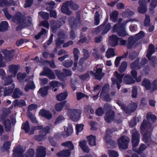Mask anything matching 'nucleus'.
<instances>
[{
    "mask_svg": "<svg viewBox=\"0 0 157 157\" xmlns=\"http://www.w3.org/2000/svg\"><path fill=\"white\" fill-rule=\"evenodd\" d=\"M75 13V18L73 16L71 17L68 19V22L71 29L70 32V38L72 40H74L75 37V34L73 29L77 28L78 23L81 21V11H76Z\"/></svg>",
    "mask_w": 157,
    "mask_h": 157,
    "instance_id": "nucleus-2",
    "label": "nucleus"
},
{
    "mask_svg": "<svg viewBox=\"0 0 157 157\" xmlns=\"http://www.w3.org/2000/svg\"><path fill=\"white\" fill-rule=\"evenodd\" d=\"M127 41V47L128 49H131L137 42V40L133 36H130L128 38Z\"/></svg>",
    "mask_w": 157,
    "mask_h": 157,
    "instance_id": "nucleus-26",
    "label": "nucleus"
},
{
    "mask_svg": "<svg viewBox=\"0 0 157 157\" xmlns=\"http://www.w3.org/2000/svg\"><path fill=\"white\" fill-rule=\"evenodd\" d=\"M65 109L68 110V115L70 119L74 121H78L80 119L82 113L81 111L78 109Z\"/></svg>",
    "mask_w": 157,
    "mask_h": 157,
    "instance_id": "nucleus-4",
    "label": "nucleus"
},
{
    "mask_svg": "<svg viewBox=\"0 0 157 157\" xmlns=\"http://www.w3.org/2000/svg\"><path fill=\"white\" fill-rule=\"evenodd\" d=\"M68 96V93L67 91L61 93L56 95V98L58 101H62L65 100Z\"/></svg>",
    "mask_w": 157,
    "mask_h": 157,
    "instance_id": "nucleus-33",
    "label": "nucleus"
},
{
    "mask_svg": "<svg viewBox=\"0 0 157 157\" xmlns=\"http://www.w3.org/2000/svg\"><path fill=\"white\" fill-rule=\"evenodd\" d=\"M35 151L33 148H29L25 154L23 156V157H33L34 156Z\"/></svg>",
    "mask_w": 157,
    "mask_h": 157,
    "instance_id": "nucleus-44",
    "label": "nucleus"
},
{
    "mask_svg": "<svg viewBox=\"0 0 157 157\" xmlns=\"http://www.w3.org/2000/svg\"><path fill=\"white\" fill-rule=\"evenodd\" d=\"M115 116V113L114 111L110 110L106 112L105 117V121L108 123L112 122L114 119Z\"/></svg>",
    "mask_w": 157,
    "mask_h": 157,
    "instance_id": "nucleus-14",
    "label": "nucleus"
},
{
    "mask_svg": "<svg viewBox=\"0 0 157 157\" xmlns=\"http://www.w3.org/2000/svg\"><path fill=\"white\" fill-rule=\"evenodd\" d=\"M112 30L113 32H116L119 36L124 37L128 35L122 23L115 24L113 26Z\"/></svg>",
    "mask_w": 157,
    "mask_h": 157,
    "instance_id": "nucleus-6",
    "label": "nucleus"
},
{
    "mask_svg": "<svg viewBox=\"0 0 157 157\" xmlns=\"http://www.w3.org/2000/svg\"><path fill=\"white\" fill-rule=\"evenodd\" d=\"M141 132L143 135V140L148 146H151L152 141L151 136L153 128L151 123L147 120L144 119L140 127Z\"/></svg>",
    "mask_w": 157,
    "mask_h": 157,
    "instance_id": "nucleus-1",
    "label": "nucleus"
},
{
    "mask_svg": "<svg viewBox=\"0 0 157 157\" xmlns=\"http://www.w3.org/2000/svg\"><path fill=\"white\" fill-rule=\"evenodd\" d=\"M117 103L121 107V109L126 113L133 112L136 109L137 107V104L134 102L129 104L127 107L121 101L118 100Z\"/></svg>",
    "mask_w": 157,
    "mask_h": 157,
    "instance_id": "nucleus-3",
    "label": "nucleus"
},
{
    "mask_svg": "<svg viewBox=\"0 0 157 157\" xmlns=\"http://www.w3.org/2000/svg\"><path fill=\"white\" fill-rule=\"evenodd\" d=\"M127 62L125 61L123 62L119 69V71L120 73H122L125 71L127 67Z\"/></svg>",
    "mask_w": 157,
    "mask_h": 157,
    "instance_id": "nucleus-47",
    "label": "nucleus"
},
{
    "mask_svg": "<svg viewBox=\"0 0 157 157\" xmlns=\"http://www.w3.org/2000/svg\"><path fill=\"white\" fill-rule=\"evenodd\" d=\"M35 88V86L33 81L30 80L27 82L24 88L25 90L28 92L30 89L34 90Z\"/></svg>",
    "mask_w": 157,
    "mask_h": 157,
    "instance_id": "nucleus-31",
    "label": "nucleus"
},
{
    "mask_svg": "<svg viewBox=\"0 0 157 157\" xmlns=\"http://www.w3.org/2000/svg\"><path fill=\"white\" fill-rule=\"evenodd\" d=\"M46 155V148L42 146H38L36 149L35 157H45Z\"/></svg>",
    "mask_w": 157,
    "mask_h": 157,
    "instance_id": "nucleus-11",
    "label": "nucleus"
},
{
    "mask_svg": "<svg viewBox=\"0 0 157 157\" xmlns=\"http://www.w3.org/2000/svg\"><path fill=\"white\" fill-rule=\"evenodd\" d=\"M3 53L6 59L9 61H11L13 59V56L12 55V52L11 51L5 49L3 50Z\"/></svg>",
    "mask_w": 157,
    "mask_h": 157,
    "instance_id": "nucleus-32",
    "label": "nucleus"
},
{
    "mask_svg": "<svg viewBox=\"0 0 157 157\" xmlns=\"http://www.w3.org/2000/svg\"><path fill=\"white\" fill-rule=\"evenodd\" d=\"M117 130V128H111L107 129L106 130V132L107 134L105 135V137L106 143L108 144L113 147L115 146L116 144L115 143L114 140L111 139V137L109 134H112L114 132Z\"/></svg>",
    "mask_w": 157,
    "mask_h": 157,
    "instance_id": "nucleus-7",
    "label": "nucleus"
},
{
    "mask_svg": "<svg viewBox=\"0 0 157 157\" xmlns=\"http://www.w3.org/2000/svg\"><path fill=\"white\" fill-rule=\"evenodd\" d=\"M84 125L83 124H77L76 126V134L77 135L81 132L83 129Z\"/></svg>",
    "mask_w": 157,
    "mask_h": 157,
    "instance_id": "nucleus-63",
    "label": "nucleus"
},
{
    "mask_svg": "<svg viewBox=\"0 0 157 157\" xmlns=\"http://www.w3.org/2000/svg\"><path fill=\"white\" fill-rule=\"evenodd\" d=\"M39 14L44 19L47 20L49 18V13L43 12H39Z\"/></svg>",
    "mask_w": 157,
    "mask_h": 157,
    "instance_id": "nucleus-62",
    "label": "nucleus"
},
{
    "mask_svg": "<svg viewBox=\"0 0 157 157\" xmlns=\"http://www.w3.org/2000/svg\"><path fill=\"white\" fill-rule=\"evenodd\" d=\"M55 72L56 76L59 79H64V77H65L63 72L58 70H56L55 71Z\"/></svg>",
    "mask_w": 157,
    "mask_h": 157,
    "instance_id": "nucleus-50",
    "label": "nucleus"
},
{
    "mask_svg": "<svg viewBox=\"0 0 157 157\" xmlns=\"http://www.w3.org/2000/svg\"><path fill=\"white\" fill-rule=\"evenodd\" d=\"M147 119L151 120L152 122H155L157 120L156 117L153 114L147 113L146 116Z\"/></svg>",
    "mask_w": 157,
    "mask_h": 157,
    "instance_id": "nucleus-58",
    "label": "nucleus"
},
{
    "mask_svg": "<svg viewBox=\"0 0 157 157\" xmlns=\"http://www.w3.org/2000/svg\"><path fill=\"white\" fill-rule=\"evenodd\" d=\"M86 141L85 140H83L79 142V145L85 152L88 153L90 151V149L86 145Z\"/></svg>",
    "mask_w": 157,
    "mask_h": 157,
    "instance_id": "nucleus-27",
    "label": "nucleus"
},
{
    "mask_svg": "<svg viewBox=\"0 0 157 157\" xmlns=\"http://www.w3.org/2000/svg\"><path fill=\"white\" fill-rule=\"evenodd\" d=\"M66 19L65 17H62L56 21L54 20L50 21V24L51 25H54L51 27L53 33L56 32L57 29L62 26L63 24H64L65 23Z\"/></svg>",
    "mask_w": 157,
    "mask_h": 157,
    "instance_id": "nucleus-5",
    "label": "nucleus"
},
{
    "mask_svg": "<svg viewBox=\"0 0 157 157\" xmlns=\"http://www.w3.org/2000/svg\"><path fill=\"white\" fill-rule=\"evenodd\" d=\"M26 76L27 75L25 73H19L17 75V78L20 81L23 80Z\"/></svg>",
    "mask_w": 157,
    "mask_h": 157,
    "instance_id": "nucleus-61",
    "label": "nucleus"
},
{
    "mask_svg": "<svg viewBox=\"0 0 157 157\" xmlns=\"http://www.w3.org/2000/svg\"><path fill=\"white\" fill-rule=\"evenodd\" d=\"M100 14L98 12H97L94 15V25H98L100 23Z\"/></svg>",
    "mask_w": 157,
    "mask_h": 157,
    "instance_id": "nucleus-56",
    "label": "nucleus"
},
{
    "mask_svg": "<svg viewBox=\"0 0 157 157\" xmlns=\"http://www.w3.org/2000/svg\"><path fill=\"white\" fill-rule=\"evenodd\" d=\"M73 53L75 58L74 63V67H72V70L75 71L76 69L78 64V59L79 56L78 55L80 53L79 50L78 48H75L74 49Z\"/></svg>",
    "mask_w": 157,
    "mask_h": 157,
    "instance_id": "nucleus-16",
    "label": "nucleus"
},
{
    "mask_svg": "<svg viewBox=\"0 0 157 157\" xmlns=\"http://www.w3.org/2000/svg\"><path fill=\"white\" fill-rule=\"evenodd\" d=\"M62 146L67 147L71 150H72L74 149V146L71 141H66L62 143L61 144Z\"/></svg>",
    "mask_w": 157,
    "mask_h": 157,
    "instance_id": "nucleus-46",
    "label": "nucleus"
},
{
    "mask_svg": "<svg viewBox=\"0 0 157 157\" xmlns=\"http://www.w3.org/2000/svg\"><path fill=\"white\" fill-rule=\"evenodd\" d=\"M12 86L3 87V89L4 92L3 95L4 96H10L12 94L15 88V84L13 83L12 84Z\"/></svg>",
    "mask_w": 157,
    "mask_h": 157,
    "instance_id": "nucleus-21",
    "label": "nucleus"
},
{
    "mask_svg": "<svg viewBox=\"0 0 157 157\" xmlns=\"http://www.w3.org/2000/svg\"><path fill=\"white\" fill-rule=\"evenodd\" d=\"M23 151L21 147L17 146L13 150V154L15 157H23Z\"/></svg>",
    "mask_w": 157,
    "mask_h": 157,
    "instance_id": "nucleus-25",
    "label": "nucleus"
},
{
    "mask_svg": "<svg viewBox=\"0 0 157 157\" xmlns=\"http://www.w3.org/2000/svg\"><path fill=\"white\" fill-rule=\"evenodd\" d=\"M21 128L25 131L26 133L29 132L30 130V126L28 121L22 123Z\"/></svg>",
    "mask_w": 157,
    "mask_h": 157,
    "instance_id": "nucleus-39",
    "label": "nucleus"
},
{
    "mask_svg": "<svg viewBox=\"0 0 157 157\" xmlns=\"http://www.w3.org/2000/svg\"><path fill=\"white\" fill-rule=\"evenodd\" d=\"M109 88V85L108 84H105L102 87L101 91L100 94V96L104 95L106 91L108 90Z\"/></svg>",
    "mask_w": 157,
    "mask_h": 157,
    "instance_id": "nucleus-53",
    "label": "nucleus"
},
{
    "mask_svg": "<svg viewBox=\"0 0 157 157\" xmlns=\"http://www.w3.org/2000/svg\"><path fill=\"white\" fill-rule=\"evenodd\" d=\"M10 113L9 111L7 109H3L2 113L0 115V121H2L6 119Z\"/></svg>",
    "mask_w": 157,
    "mask_h": 157,
    "instance_id": "nucleus-41",
    "label": "nucleus"
},
{
    "mask_svg": "<svg viewBox=\"0 0 157 157\" xmlns=\"http://www.w3.org/2000/svg\"><path fill=\"white\" fill-rule=\"evenodd\" d=\"M26 105L25 101L23 100H21L18 101L17 100L14 101V106H18L19 107H22Z\"/></svg>",
    "mask_w": 157,
    "mask_h": 157,
    "instance_id": "nucleus-42",
    "label": "nucleus"
},
{
    "mask_svg": "<svg viewBox=\"0 0 157 157\" xmlns=\"http://www.w3.org/2000/svg\"><path fill=\"white\" fill-rule=\"evenodd\" d=\"M123 80L124 83L127 85L134 84L135 82V81L129 74L125 75L123 78Z\"/></svg>",
    "mask_w": 157,
    "mask_h": 157,
    "instance_id": "nucleus-23",
    "label": "nucleus"
},
{
    "mask_svg": "<svg viewBox=\"0 0 157 157\" xmlns=\"http://www.w3.org/2000/svg\"><path fill=\"white\" fill-rule=\"evenodd\" d=\"M39 115L41 117L49 119V111L42 109L39 113Z\"/></svg>",
    "mask_w": 157,
    "mask_h": 157,
    "instance_id": "nucleus-34",
    "label": "nucleus"
},
{
    "mask_svg": "<svg viewBox=\"0 0 157 157\" xmlns=\"http://www.w3.org/2000/svg\"><path fill=\"white\" fill-rule=\"evenodd\" d=\"M134 14V13L132 11H124L122 12V15L123 17L127 18L129 17L132 16Z\"/></svg>",
    "mask_w": 157,
    "mask_h": 157,
    "instance_id": "nucleus-59",
    "label": "nucleus"
},
{
    "mask_svg": "<svg viewBox=\"0 0 157 157\" xmlns=\"http://www.w3.org/2000/svg\"><path fill=\"white\" fill-rule=\"evenodd\" d=\"M86 139L88 141L89 144L90 146H92L96 145V137L95 136L91 135L87 136Z\"/></svg>",
    "mask_w": 157,
    "mask_h": 157,
    "instance_id": "nucleus-30",
    "label": "nucleus"
},
{
    "mask_svg": "<svg viewBox=\"0 0 157 157\" xmlns=\"http://www.w3.org/2000/svg\"><path fill=\"white\" fill-rule=\"evenodd\" d=\"M115 55L114 49L112 48H109L106 52L105 56L108 59L110 58L111 56H114Z\"/></svg>",
    "mask_w": 157,
    "mask_h": 157,
    "instance_id": "nucleus-48",
    "label": "nucleus"
},
{
    "mask_svg": "<svg viewBox=\"0 0 157 157\" xmlns=\"http://www.w3.org/2000/svg\"><path fill=\"white\" fill-rule=\"evenodd\" d=\"M130 139L128 137L123 136L118 139L117 144L119 147L123 149H126L128 148V143Z\"/></svg>",
    "mask_w": 157,
    "mask_h": 157,
    "instance_id": "nucleus-8",
    "label": "nucleus"
},
{
    "mask_svg": "<svg viewBox=\"0 0 157 157\" xmlns=\"http://www.w3.org/2000/svg\"><path fill=\"white\" fill-rule=\"evenodd\" d=\"M69 2L68 1H66L64 2L61 6V11L63 13H65L67 15H70L71 13L69 7Z\"/></svg>",
    "mask_w": 157,
    "mask_h": 157,
    "instance_id": "nucleus-17",
    "label": "nucleus"
},
{
    "mask_svg": "<svg viewBox=\"0 0 157 157\" xmlns=\"http://www.w3.org/2000/svg\"><path fill=\"white\" fill-rule=\"evenodd\" d=\"M109 18L108 17H106L103 23L101 24L105 27L101 33V34L104 35L107 33L110 30L111 27V25L110 23H108Z\"/></svg>",
    "mask_w": 157,
    "mask_h": 157,
    "instance_id": "nucleus-12",
    "label": "nucleus"
},
{
    "mask_svg": "<svg viewBox=\"0 0 157 157\" xmlns=\"http://www.w3.org/2000/svg\"><path fill=\"white\" fill-rule=\"evenodd\" d=\"M70 8L74 10H77L78 9L79 6L78 5L73 2L72 1H68Z\"/></svg>",
    "mask_w": 157,
    "mask_h": 157,
    "instance_id": "nucleus-51",
    "label": "nucleus"
},
{
    "mask_svg": "<svg viewBox=\"0 0 157 157\" xmlns=\"http://www.w3.org/2000/svg\"><path fill=\"white\" fill-rule=\"evenodd\" d=\"M145 36L144 32L143 31H140L138 33L135 35L134 38L137 41V40L143 38Z\"/></svg>",
    "mask_w": 157,
    "mask_h": 157,
    "instance_id": "nucleus-55",
    "label": "nucleus"
},
{
    "mask_svg": "<svg viewBox=\"0 0 157 157\" xmlns=\"http://www.w3.org/2000/svg\"><path fill=\"white\" fill-rule=\"evenodd\" d=\"M39 132L40 134L35 135L34 136V138L36 140L40 141L43 140L46 134L49 132V126H47L40 130Z\"/></svg>",
    "mask_w": 157,
    "mask_h": 157,
    "instance_id": "nucleus-9",
    "label": "nucleus"
},
{
    "mask_svg": "<svg viewBox=\"0 0 157 157\" xmlns=\"http://www.w3.org/2000/svg\"><path fill=\"white\" fill-rule=\"evenodd\" d=\"M8 23L6 21H2L0 24V31L3 32L6 31L8 27Z\"/></svg>",
    "mask_w": 157,
    "mask_h": 157,
    "instance_id": "nucleus-40",
    "label": "nucleus"
},
{
    "mask_svg": "<svg viewBox=\"0 0 157 157\" xmlns=\"http://www.w3.org/2000/svg\"><path fill=\"white\" fill-rule=\"evenodd\" d=\"M140 139V135L138 132L135 131L132 133L131 142L133 147L138 145Z\"/></svg>",
    "mask_w": 157,
    "mask_h": 157,
    "instance_id": "nucleus-10",
    "label": "nucleus"
},
{
    "mask_svg": "<svg viewBox=\"0 0 157 157\" xmlns=\"http://www.w3.org/2000/svg\"><path fill=\"white\" fill-rule=\"evenodd\" d=\"M155 52V46L152 44H150L148 47V50L146 55L151 56Z\"/></svg>",
    "mask_w": 157,
    "mask_h": 157,
    "instance_id": "nucleus-43",
    "label": "nucleus"
},
{
    "mask_svg": "<svg viewBox=\"0 0 157 157\" xmlns=\"http://www.w3.org/2000/svg\"><path fill=\"white\" fill-rule=\"evenodd\" d=\"M67 101H64L59 103H56L55 107V109L57 112H60L62 111L63 108L66 105L67 107H69V104H66Z\"/></svg>",
    "mask_w": 157,
    "mask_h": 157,
    "instance_id": "nucleus-20",
    "label": "nucleus"
},
{
    "mask_svg": "<svg viewBox=\"0 0 157 157\" xmlns=\"http://www.w3.org/2000/svg\"><path fill=\"white\" fill-rule=\"evenodd\" d=\"M49 89V86H44L39 89L37 94L39 96L43 98L45 97L48 94V91Z\"/></svg>",
    "mask_w": 157,
    "mask_h": 157,
    "instance_id": "nucleus-19",
    "label": "nucleus"
},
{
    "mask_svg": "<svg viewBox=\"0 0 157 157\" xmlns=\"http://www.w3.org/2000/svg\"><path fill=\"white\" fill-rule=\"evenodd\" d=\"M84 111L86 113L88 114H93L94 112L91 106L90 105H86L84 107Z\"/></svg>",
    "mask_w": 157,
    "mask_h": 157,
    "instance_id": "nucleus-49",
    "label": "nucleus"
},
{
    "mask_svg": "<svg viewBox=\"0 0 157 157\" xmlns=\"http://www.w3.org/2000/svg\"><path fill=\"white\" fill-rule=\"evenodd\" d=\"M115 76L116 77L117 79L114 78H112L111 80L113 83H116L117 82H119L120 83H122V78L124 76V74H122L120 75L119 74L117 71H116L115 72Z\"/></svg>",
    "mask_w": 157,
    "mask_h": 157,
    "instance_id": "nucleus-24",
    "label": "nucleus"
},
{
    "mask_svg": "<svg viewBox=\"0 0 157 157\" xmlns=\"http://www.w3.org/2000/svg\"><path fill=\"white\" fill-rule=\"evenodd\" d=\"M9 71L12 73L13 76L15 77L18 70L20 69V66L19 65L13 64L9 65L8 67Z\"/></svg>",
    "mask_w": 157,
    "mask_h": 157,
    "instance_id": "nucleus-18",
    "label": "nucleus"
},
{
    "mask_svg": "<svg viewBox=\"0 0 157 157\" xmlns=\"http://www.w3.org/2000/svg\"><path fill=\"white\" fill-rule=\"evenodd\" d=\"M146 57L147 58L148 60L152 63V66L155 67V61L156 60L155 56H151L148 55H146Z\"/></svg>",
    "mask_w": 157,
    "mask_h": 157,
    "instance_id": "nucleus-60",
    "label": "nucleus"
},
{
    "mask_svg": "<svg viewBox=\"0 0 157 157\" xmlns=\"http://www.w3.org/2000/svg\"><path fill=\"white\" fill-rule=\"evenodd\" d=\"M141 85L144 87L146 90H148L151 88V83L149 80L144 78L142 82Z\"/></svg>",
    "mask_w": 157,
    "mask_h": 157,
    "instance_id": "nucleus-28",
    "label": "nucleus"
},
{
    "mask_svg": "<svg viewBox=\"0 0 157 157\" xmlns=\"http://www.w3.org/2000/svg\"><path fill=\"white\" fill-rule=\"evenodd\" d=\"M64 130L66 132V137L71 136L73 132V129L72 127L64 126Z\"/></svg>",
    "mask_w": 157,
    "mask_h": 157,
    "instance_id": "nucleus-54",
    "label": "nucleus"
},
{
    "mask_svg": "<svg viewBox=\"0 0 157 157\" xmlns=\"http://www.w3.org/2000/svg\"><path fill=\"white\" fill-rule=\"evenodd\" d=\"M109 40L110 45L114 47L118 45L119 38L117 35H112L109 37Z\"/></svg>",
    "mask_w": 157,
    "mask_h": 157,
    "instance_id": "nucleus-15",
    "label": "nucleus"
},
{
    "mask_svg": "<svg viewBox=\"0 0 157 157\" xmlns=\"http://www.w3.org/2000/svg\"><path fill=\"white\" fill-rule=\"evenodd\" d=\"M146 2L148 3L150 2L151 0H146ZM157 6V0H151V2L150 4L149 10L150 11H152Z\"/></svg>",
    "mask_w": 157,
    "mask_h": 157,
    "instance_id": "nucleus-36",
    "label": "nucleus"
},
{
    "mask_svg": "<svg viewBox=\"0 0 157 157\" xmlns=\"http://www.w3.org/2000/svg\"><path fill=\"white\" fill-rule=\"evenodd\" d=\"M145 18L144 21V25L145 27L150 26V23L151 21L150 16L149 15L146 14Z\"/></svg>",
    "mask_w": 157,
    "mask_h": 157,
    "instance_id": "nucleus-57",
    "label": "nucleus"
},
{
    "mask_svg": "<svg viewBox=\"0 0 157 157\" xmlns=\"http://www.w3.org/2000/svg\"><path fill=\"white\" fill-rule=\"evenodd\" d=\"M139 59L137 58L135 61L132 62L130 65V68L132 69H136L137 70L140 69L139 64Z\"/></svg>",
    "mask_w": 157,
    "mask_h": 157,
    "instance_id": "nucleus-37",
    "label": "nucleus"
},
{
    "mask_svg": "<svg viewBox=\"0 0 157 157\" xmlns=\"http://www.w3.org/2000/svg\"><path fill=\"white\" fill-rule=\"evenodd\" d=\"M1 121L5 126L6 130V131L7 129L8 131H10L11 128L10 120L8 119H6Z\"/></svg>",
    "mask_w": 157,
    "mask_h": 157,
    "instance_id": "nucleus-35",
    "label": "nucleus"
},
{
    "mask_svg": "<svg viewBox=\"0 0 157 157\" xmlns=\"http://www.w3.org/2000/svg\"><path fill=\"white\" fill-rule=\"evenodd\" d=\"M55 42L57 47H61V46L64 43V40H61L60 38L58 37L56 39Z\"/></svg>",
    "mask_w": 157,
    "mask_h": 157,
    "instance_id": "nucleus-64",
    "label": "nucleus"
},
{
    "mask_svg": "<svg viewBox=\"0 0 157 157\" xmlns=\"http://www.w3.org/2000/svg\"><path fill=\"white\" fill-rule=\"evenodd\" d=\"M18 23H24L26 20V18L22 13L20 12L17 13L14 17Z\"/></svg>",
    "mask_w": 157,
    "mask_h": 157,
    "instance_id": "nucleus-22",
    "label": "nucleus"
},
{
    "mask_svg": "<svg viewBox=\"0 0 157 157\" xmlns=\"http://www.w3.org/2000/svg\"><path fill=\"white\" fill-rule=\"evenodd\" d=\"M73 63V62L71 60H66L63 63V65L65 67L69 68L72 66Z\"/></svg>",
    "mask_w": 157,
    "mask_h": 157,
    "instance_id": "nucleus-52",
    "label": "nucleus"
},
{
    "mask_svg": "<svg viewBox=\"0 0 157 157\" xmlns=\"http://www.w3.org/2000/svg\"><path fill=\"white\" fill-rule=\"evenodd\" d=\"M119 13L117 11L114 10L113 11L112 14L110 15V18L113 22H116L118 19Z\"/></svg>",
    "mask_w": 157,
    "mask_h": 157,
    "instance_id": "nucleus-45",
    "label": "nucleus"
},
{
    "mask_svg": "<svg viewBox=\"0 0 157 157\" xmlns=\"http://www.w3.org/2000/svg\"><path fill=\"white\" fill-rule=\"evenodd\" d=\"M70 149H63L57 153L58 156H64V157H70L71 154V151Z\"/></svg>",
    "mask_w": 157,
    "mask_h": 157,
    "instance_id": "nucleus-29",
    "label": "nucleus"
},
{
    "mask_svg": "<svg viewBox=\"0 0 157 157\" xmlns=\"http://www.w3.org/2000/svg\"><path fill=\"white\" fill-rule=\"evenodd\" d=\"M13 92L12 96L14 98H18L23 94L22 92L17 88H15Z\"/></svg>",
    "mask_w": 157,
    "mask_h": 157,
    "instance_id": "nucleus-38",
    "label": "nucleus"
},
{
    "mask_svg": "<svg viewBox=\"0 0 157 157\" xmlns=\"http://www.w3.org/2000/svg\"><path fill=\"white\" fill-rule=\"evenodd\" d=\"M140 5L138 8V11L140 13H144L147 11L146 5L145 0H139Z\"/></svg>",
    "mask_w": 157,
    "mask_h": 157,
    "instance_id": "nucleus-13",
    "label": "nucleus"
}]
</instances>
